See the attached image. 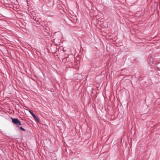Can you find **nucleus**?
I'll use <instances>...</instances> for the list:
<instances>
[{
    "mask_svg": "<svg viewBox=\"0 0 160 160\" xmlns=\"http://www.w3.org/2000/svg\"><path fill=\"white\" fill-rule=\"evenodd\" d=\"M12 122L13 124L16 125L18 126L21 125V122L18 118H12Z\"/></svg>",
    "mask_w": 160,
    "mask_h": 160,
    "instance_id": "1",
    "label": "nucleus"
},
{
    "mask_svg": "<svg viewBox=\"0 0 160 160\" xmlns=\"http://www.w3.org/2000/svg\"><path fill=\"white\" fill-rule=\"evenodd\" d=\"M29 112L30 113V114L32 115H32H33V114H34L33 112H32V111L31 110H29Z\"/></svg>",
    "mask_w": 160,
    "mask_h": 160,
    "instance_id": "2",
    "label": "nucleus"
},
{
    "mask_svg": "<svg viewBox=\"0 0 160 160\" xmlns=\"http://www.w3.org/2000/svg\"><path fill=\"white\" fill-rule=\"evenodd\" d=\"M20 129L22 130L23 131H25V130L23 128H22V127H20Z\"/></svg>",
    "mask_w": 160,
    "mask_h": 160,
    "instance_id": "3",
    "label": "nucleus"
},
{
    "mask_svg": "<svg viewBox=\"0 0 160 160\" xmlns=\"http://www.w3.org/2000/svg\"><path fill=\"white\" fill-rule=\"evenodd\" d=\"M36 121L38 122H39V119L37 118L36 117L35 118H34Z\"/></svg>",
    "mask_w": 160,
    "mask_h": 160,
    "instance_id": "4",
    "label": "nucleus"
},
{
    "mask_svg": "<svg viewBox=\"0 0 160 160\" xmlns=\"http://www.w3.org/2000/svg\"><path fill=\"white\" fill-rule=\"evenodd\" d=\"M32 116L34 118H35L37 117L34 114L32 115Z\"/></svg>",
    "mask_w": 160,
    "mask_h": 160,
    "instance_id": "5",
    "label": "nucleus"
},
{
    "mask_svg": "<svg viewBox=\"0 0 160 160\" xmlns=\"http://www.w3.org/2000/svg\"><path fill=\"white\" fill-rule=\"evenodd\" d=\"M32 116L34 118H35L37 117L34 114L32 115Z\"/></svg>",
    "mask_w": 160,
    "mask_h": 160,
    "instance_id": "6",
    "label": "nucleus"
},
{
    "mask_svg": "<svg viewBox=\"0 0 160 160\" xmlns=\"http://www.w3.org/2000/svg\"><path fill=\"white\" fill-rule=\"evenodd\" d=\"M32 116L34 118H35L37 117L34 114L32 115Z\"/></svg>",
    "mask_w": 160,
    "mask_h": 160,
    "instance_id": "7",
    "label": "nucleus"
},
{
    "mask_svg": "<svg viewBox=\"0 0 160 160\" xmlns=\"http://www.w3.org/2000/svg\"><path fill=\"white\" fill-rule=\"evenodd\" d=\"M32 116L34 118H35L37 117L34 114L32 115Z\"/></svg>",
    "mask_w": 160,
    "mask_h": 160,
    "instance_id": "8",
    "label": "nucleus"
}]
</instances>
